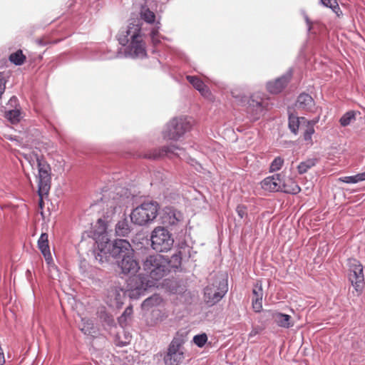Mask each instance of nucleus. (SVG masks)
<instances>
[{
  "instance_id": "nucleus-28",
  "label": "nucleus",
  "mask_w": 365,
  "mask_h": 365,
  "mask_svg": "<svg viewBox=\"0 0 365 365\" xmlns=\"http://www.w3.org/2000/svg\"><path fill=\"white\" fill-rule=\"evenodd\" d=\"M140 16L141 19L145 21L148 24H155V14L153 11H150L146 6H143L140 9Z\"/></svg>"
},
{
  "instance_id": "nucleus-36",
  "label": "nucleus",
  "mask_w": 365,
  "mask_h": 365,
  "mask_svg": "<svg viewBox=\"0 0 365 365\" xmlns=\"http://www.w3.org/2000/svg\"><path fill=\"white\" fill-rule=\"evenodd\" d=\"M355 120V113L354 111H348L344 114L339 120L341 125L345 127L349 125Z\"/></svg>"
},
{
  "instance_id": "nucleus-50",
  "label": "nucleus",
  "mask_w": 365,
  "mask_h": 365,
  "mask_svg": "<svg viewBox=\"0 0 365 365\" xmlns=\"http://www.w3.org/2000/svg\"><path fill=\"white\" fill-rule=\"evenodd\" d=\"M232 96H233L234 98H238V97H239L237 95H235V92H234V91H232Z\"/></svg>"
},
{
  "instance_id": "nucleus-17",
  "label": "nucleus",
  "mask_w": 365,
  "mask_h": 365,
  "mask_svg": "<svg viewBox=\"0 0 365 365\" xmlns=\"http://www.w3.org/2000/svg\"><path fill=\"white\" fill-rule=\"evenodd\" d=\"M290 78L291 73H287L274 81L268 82L267 84L268 91L274 94L280 93L287 86Z\"/></svg>"
},
{
  "instance_id": "nucleus-35",
  "label": "nucleus",
  "mask_w": 365,
  "mask_h": 365,
  "mask_svg": "<svg viewBox=\"0 0 365 365\" xmlns=\"http://www.w3.org/2000/svg\"><path fill=\"white\" fill-rule=\"evenodd\" d=\"M25 58L26 57L21 50H19L16 52L11 53L9 56L10 61L16 66H20L23 64L25 61Z\"/></svg>"
},
{
  "instance_id": "nucleus-37",
  "label": "nucleus",
  "mask_w": 365,
  "mask_h": 365,
  "mask_svg": "<svg viewBox=\"0 0 365 365\" xmlns=\"http://www.w3.org/2000/svg\"><path fill=\"white\" fill-rule=\"evenodd\" d=\"M263 101H256L254 98H251L249 101V107L253 110H255L257 113H261L264 109Z\"/></svg>"
},
{
  "instance_id": "nucleus-44",
  "label": "nucleus",
  "mask_w": 365,
  "mask_h": 365,
  "mask_svg": "<svg viewBox=\"0 0 365 365\" xmlns=\"http://www.w3.org/2000/svg\"><path fill=\"white\" fill-rule=\"evenodd\" d=\"M330 9L333 11V12L335 13V14L338 17H341L343 15L342 11L339 6L337 2L335 4L332 5V6H331Z\"/></svg>"
},
{
  "instance_id": "nucleus-39",
  "label": "nucleus",
  "mask_w": 365,
  "mask_h": 365,
  "mask_svg": "<svg viewBox=\"0 0 365 365\" xmlns=\"http://www.w3.org/2000/svg\"><path fill=\"white\" fill-rule=\"evenodd\" d=\"M304 139L305 141H309L312 143V136L314 133V128L312 125L304 124Z\"/></svg>"
},
{
  "instance_id": "nucleus-49",
  "label": "nucleus",
  "mask_w": 365,
  "mask_h": 365,
  "mask_svg": "<svg viewBox=\"0 0 365 365\" xmlns=\"http://www.w3.org/2000/svg\"><path fill=\"white\" fill-rule=\"evenodd\" d=\"M16 101H17V98L15 96L11 97V99H10V103H16Z\"/></svg>"
},
{
  "instance_id": "nucleus-31",
  "label": "nucleus",
  "mask_w": 365,
  "mask_h": 365,
  "mask_svg": "<svg viewBox=\"0 0 365 365\" xmlns=\"http://www.w3.org/2000/svg\"><path fill=\"white\" fill-rule=\"evenodd\" d=\"M126 194V192L124 195H120V197H118V202L115 203V202H110V207L113 209V213H116L121 211L122 207L124 206V205L126 202V200L128 199V197H125L124 195ZM115 199L113 197V201H115Z\"/></svg>"
},
{
  "instance_id": "nucleus-3",
  "label": "nucleus",
  "mask_w": 365,
  "mask_h": 365,
  "mask_svg": "<svg viewBox=\"0 0 365 365\" xmlns=\"http://www.w3.org/2000/svg\"><path fill=\"white\" fill-rule=\"evenodd\" d=\"M158 210L159 205L157 202H145L133 210L130 215V220L137 225H145L156 218Z\"/></svg>"
},
{
  "instance_id": "nucleus-21",
  "label": "nucleus",
  "mask_w": 365,
  "mask_h": 365,
  "mask_svg": "<svg viewBox=\"0 0 365 365\" xmlns=\"http://www.w3.org/2000/svg\"><path fill=\"white\" fill-rule=\"evenodd\" d=\"M280 191L285 193L296 195L301 191L300 187L292 178H282V186Z\"/></svg>"
},
{
  "instance_id": "nucleus-32",
  "label": "nucleus",
  "mask_w": 365,
  "mask_h": 365,
  "mask_svg": "<svg viewBox=\"0 0 365 365\" xmlns=\"http://www.w3.org/2000/svg\"><path fill=\"white\" fill-rule=\"evenodd\" d=\"M5 117L11 123L15 124L20 121L21 118V113L19 109H13L6 111Z\"/></svg>"
},
{
  "instance_id": "nucleus-2",
  "label": "nucleus",
  "mask_w": 365,
  "mask_h": 365,
  "mask_svg": "<svg viewBox=\"0 0 365 365\" xmlns=\"http://www.w3.org/2000/svg\"><path fill=\"white\" fill-rule=\"evenodd\" d=\"M23 157L33 169H38L36 179L37 182L39 181V191L42 194L46 193L51 188V169L49 164L36 150L24 153Z\"/></svg>"
},
{
  "instance_id": "nucleus-20",
  "label": "nucleus",
  "mask_w": 365,
  "mask_h": 365,
  "mask_svg": "<svg viewBox=\"0 0 365 365\" xmlns=\"http://www.w3.org/2000/svg\"><path fill=\"white\" fill-rule=\"evenodd\" d=\"M252 308L256 312H259L262 309L263 290L262 284L257 283L252 290Z\"/></svg>"
},
{
  "instance_id": "nucleus-15",
  "label": "nucleus",
  "mask_w": 365,
  "mask_h": 365,
  "mask_svg": "<svg viewBox=\"0 0 365 365\" xmlns=\"http://www.w3.org/2000/svg\"><path fill=\"white\" fill-rule=\"evenodd\" d=\"M182 214L173 207H165L162 212V222L169 225L177 224L182 219Z\"/></svg>"
},
{
  "instance_id": "nucleus-46",
  "label": "nucleus",
  "mask_w": 365,
  "mask_h": 365,
  "mask_svg": "<svg viewBox=\"0 0 365 365\" xmlns=\"http://www.w3.org/2000/svg\"><path fill=\"white\" fill-rule=\"evenodd\" d=\"M304 19L308 27V31H310L312 30V22L306 14L304 15Z\"/></svg>"
},
{
  "instance_id": "nucleus-48",
  "label": "nucleus",
  "mask_w": 365,
  "mask_h": 365,
  "mask_svg": "<svg viewBox=\"0 0 365 365\" xmlns=\"http://www.w3.org/2000/svg\"><path fill=\"white\" fill-rule=\"evenodd\" d=\"M319 117L318 116V117L312 119V120H307L306 124L312 125L314 127V125L319 122Z\"/></svg>"
},
{
  "instance_id": "nucleus-7",
  "label": "nucleus",
  "mask_w": 365,
  "mask_h": 365,
  "mask_svg": "<svg viewBox=\"0 0 365 365\" xmlns=\"http://www.w3.org/2000/svg\"><path fill=\"white\" fill-rule=\"evenodd\" d=\"M151 247L158 252H166L171 250L174 240L170 232L162 227H155L150 236Z\"/></svg>"
},
{
  "instance_id": "nucleus-26",
  "label": "nucleus",
  "mask_w": 365,
  "mask_h": 365,
  "mask_svg": "<svg viewBox=\"0 0 365 365\" xmlns=\"http://www.w3.org/2000/svg\"><path fill=\"white\" fill-rule=\"evenodd\" d=\"M182 255L181 252L174 254L170 260L168 259V272L172 269L173 271L178 270L181 267Z\"/></svg>"
},
{
  "instance_id": "nucleus-5",
  "label": "nucleus",
  "mask_w": 365,
  "mask_h": 365,
  "mask_svg": "<svg viewBox=\"0 0 365 365\" xmlns=\"http://www.w3.org/2000/svg\"><path fill=\"white\" fill-rule=\"evenodd\" d=\"M227 282L222 278H215L204 289V301L211 307L219 302L227 292Z\"/></svg>"
},
{
  "instance_id": "nucleus-41",
  "label": "nucleus",
  "mask_w": 365,
  "mask_h": 365,
  "mask_svg": "<svg viewBox=\"0 0 365 365\" xmlns=\"http://www.w3.org/2000/svg\"><path fill=\"white\" fill-rule=\"evenodd\" d=\"M6 83V80L5 78V74L4 73H0V98L5 91Z\"/></svg>"
},
{
  "instance_id": "nucleus-45",
  "label": "nucleus",
  "mask_w": 365,
  "mask_h": 365,
  "mask_svg": "<svg viewBox=\"0 0 365 365\" xmlns=\"http://www.w3.org/2000/svg\"><path fill=\"white\" fill-rule=\"evenodd\" d=\"M320 1L324 6L329 8L336 3V0H320Z\"/></svg>"
},
{
  "instance_id": "nucleus-14",
  "label": "nucleus",
  "mask_w": 365,
  "mask_h": 365,
  "mask_svg": "<svg viewBox=\"0 0 365 365\" xmlns=\"http://www.w3.org/2000/svg\"><path fill=\"white\" fill-rule=\"evenodd\" d=\"M118 265L123 274H135L140 269L138 262L134 258V253L129 254L123 257L118 261Z\"/></svg>"
},
{
  "instance_id": "nucleus-27",
  "label": "nucleus",
  "mask_w": 365,
  "mask_h": 365,
  "mask_svg": "<svg viewBox=\"0 0 365 365\" xmlns=\"http://www.w3.org/2000/svg\"><path fill=\"white\" fill-rule=\"evenodd\" d=\"M161 302V297L158 294H154L143 301L141 305L142 309L144 310H149L150 308L160 304Z\"/></svg>"
},
{
  "instance_id": "nucleus-16",
  "label": "nucleus",
  "mask_w": 365,
  "mask_h": 365,
  "mask_svg": "<svg viewBox=\"0 0 365 365\" xmlns=\"http://www.w3.org/2000/svg\"><path fill=\"white\" fill-rule=\"evenodd\" d=\"M262 188L266 191L277 192L280 191L282 186V176L280 174H276L264 178L261 182Z\"/></svg>"
},
{
  "instance_id": "nucleus-19",
  "label": "nucleus",
  "mask_w": 365,
  "mask_h": 365,
  "mask_svg": "<svg viewBox=\"0 0 365 365\" xmlns=\"http://www.w3.org/2000/svg\"><path fill=\"white\" fill-rule=\"evenodd\" d=\"M38 247L43 255L47 264L53 262L52 256L48 245V236L46 233H42L38 240Z\"/></svg>"
},
{
  "instance_id": "nucleus-4",
  "label": "nucleus",
  "mask_w": 365,
  "mask_h": 365,
  "mask_svg": "<svg viewBox=\"0 0 365 365\" xmlns=\"http://www.w3.org/2000/svg\"><path fill=\"white\" fill-rule=\"evenodd\" d=\"M98 248L101 253H98L95 257L100 263H103L106 261V257H103V255L106 254L105 249L108 250L113 257L118 259H121L125 255L129 254H133V250L129 242L126 240H115L112 243L106 242L104 247L102 245L101 247H100V245H98Z\"/></svg>"
},
{
  "instance_id": "nucleus-6",
  "label": "nucleus",
  "mask_w": 365,
  "mask_h": 365,
  "mask_svg": "<svg viewBox=\"0 0 365 365\" xmlns=\"http://www.w3.org/2000/svg\"><path fill=\"white\" fill-rule=\"evenodd\" d=\"M192 126L191 120L188 118H175L171 120L163 131L165 139L177 140L188 132Z\"/></svg>"
},
{
  "instance_id": "nucleus-29",
  "label": "nucleus",
  "mask_w": 365,
  "mask_h": 365,
  "mask_svg": "<svg viewBox=\"0 0 365 365\" xmlns=\"http://www.w3.org/2000/svg\"><path fill=\"white\" fill-rule=\"evenodd\" d=\"M317 160L316 158H309L301 162L297 166V171L299 174L306 173L309 169L316 165Z\"/></svg>"
},
{
  "instance_id": "nucleus-22",
  "label": "nucleus",
  "mask_w": 365,
  "mask_h": 365,
  "mask_svg": "<svg viewBox=\"0 0 365 365\" xmlns=\"http://www.w3.org/2000/svg\"><path fill=\"white\" fill-rule=\"evenodd\" d=\"M314 106V101L311 96L306 93H302L299 96L296 105L299 109L312 111Z\"/></svg>"
},
{
  "instance_id": "nucleus-13",
  "label": "nucleus",
  "mask_w": 365,
  "mask_h": 365,
  "mask_svg": "<svg viewBox=\"0 0 365 365\" xmlns=\"http://www.w3.org/2000/svg\"><path fill=\"white\" fill-rule=\"evenodd\" d=\"M164 156L169 158H173L176 156L182 159L185 157V153L182 148L172 144L168 146H164L160 150H155L153 154L146 155V158L155 159Z\"/></svg>"
},
{
  "instance_id": "nucleus-18",
  "label": "nucleus",
  "mask_w": 365,
  "mask_h": 365,
  "mask_svg": "<svg viewBox=\"0 0 365 365\" xmlns=\"http://www.w3.org/2000/svg\"><path fill=\"white\" fill-rule=\"evenodd\" d=\"M187 79L204 98L209 100L212 99V96L209 88L200 78L197 76H187Z\"/></svg>"
},
{
  "instance_id": "nucleus-40",
  "label": "nucleus",
  "mask_w": 365,
  "mask_h": 365,
  "mask_svg": "<svg viewBox=\"0 0 365 365\" xmlns=\"http://www.w3.org/2000/svg\"><path fill=\"white\" fill-rule=\"evenodd\" d=\"M207 341V336L205 334H198L193 337L194 343L199 347H202Z\"/></svg>"
},
{
  "instance_id": "nucleus-9",
  "label": "nucleus",
  "mask_w": 365,
  "mask_h": 365,
  "mask_svg": "<svg viewBox=\"0 0 365 365\" xmlns=\"http://www.w3.org/2000/svg\"><path fill=\"white\" fill-rule=\"evenodd\" d=\"M184 359V352L179 339H173L164 357L165 365H180Z\"/></svg>"
},
{
  "instance_id": "nucleus-1",
  "label": "nucleus",
  "mask_w": 365,
  "mask_h": 365,
  "mask_svg": "<svg viewBox=\"0 0 365 365\" xmlns=\"http://www.w3.org/2000/svg\"><path fill=\"white\" fill-rule=\"evenodd\" d=\"M145 274L133 276L128 279L129 297L138 299L145 294V292L155 287L156 282L168 273V259L161 255L148 256L143 262Z\"/></svg>"
},
{
  "instance_id": "nucleus-51",
  "label": "nucleus",
  "mask_w": 365,
  "mask_h": 365,
  "mask_svg": "<svg viewBox=\"0 0 365 365\" xmlns=\"http://www.w3.org/2000/svg\"><path fill=\"white\" fill-rule=\"evenodd\" d=\"M128 343H129V340H128V341H124V342H121V344H120V345H121V346H125V345H126V344H128Z\"/></svg>"
},
{
  "instance_id": "nucleus-33",
  "label": "nucleus",
  "mask_w": 365,
  "mask_h": 365,
  "mask_svg": "<svg viewBox=\"0 0 365 365\" xmlns=\"http://www.w3.org/2000/svg\"><path fill=\"white\" fill-rule=\"evenodd\" d=\"M160 28V23L159 21H157L155 23V26L150 31V38L152 43L154 46H157L161 41V36L159 35V29Z\"/></svg>"
},
{
  "instance_id": "nucleus-43",
  "label": "nucleus",
  "mask_w": 365,
  "mask_h": 365,
  "mask_svg": "<svg viewBox=\"0 0 365 365\" xmlns=\"http://www.w3.org/2000/svg\"><path fill=\"white\" fill-rule=\"evenodd\" d=\"M38 182V196H39V202H38V204H39V207L41 209L43 208V197L45 196H47V195L48 194V192L50 190V189L48 190V191L46 192V193L45 194H42L39 191V181L37 182Z\"/></svg>"
},
{
  "instance_id": "nucleus-8",
  "label": "nucleus",
  "mask_w": 365,
  "mask_h": 365,
  "mask_svg": "<svg viewBox=\"0 0 365 365\" xmlns=\"http://www.w3.org/2000/svg\"><path fill=\"white\" fill-rule=\"evenodd\" d=\"M348 265L349 269V279L354 287L357 296H359L362 293L364 287L363 266L359 261L355 259H349Z\"/></svg>"
},
{
  "instance_id": "nucleus-11",
  "label": "nucleus",
  "mask_w": 365,
  "mask_h": 365,
  "mask_svg": "<svg viewBox=\"0 0 365 365\" xmlns=\"http://www.w3.org/2000/svg\"><path fill=\"white\" fill-rule=\"evenodd\" d=\"M126 292L129 295L128 284L126 290L117 286L111 287L107 291L106 303L110 307L119 308L123 304Z\"/></svg>"
},
{
  "instance_id": "nucleus-25",
  "label": "nucleus",
  "mask_w": 365,
  "mask_h": 365,
  "mask_svg": "<svg viewBox=\"0 0 365 365\" xmlns=\"http://www.w3.org/2000/svg\"><path fill=\"white\" fill-rule=\"evenodd\" d=\"M81 331L86 335L94 336L96 333L93 321L87 318H81V322L78 325Z\"/></svg>"
},
{
  "instance_id": "nucleus-47",
  "label": "nucleus",
  "mask_w": 365,
  "mask_h": 365,
  "mask_svg": "<svg viewBox=\"0 0 365 365\" xmlns=\"http://www.w3.org/2000/svg\"><path fill=\"white\" fill-rule=\"evenodd\" d=\"M133 313L132 307H129L125 309L122 317L130 316Z\"/></svg>"
},
{
  "instance_id": "nucleus-23",
  "label": "nucleus",
  "mask_w": 365,
  "mask_h": 365,
  "mask_svg": "<svg viewBox=\"0 0 365 365\" xmlns=\"http://www.w3.org/2000/svg\"><path fill=\"white\" fill-rule=\"evenodd\" d=\"M273 317L276 324L280 327L288 329L294 326L292 317L288 314L277 312Z\"/></svg>"
},
{
  "instance_id": "nucleus-38",
  "label": "nucleus",
  "mask_w": 365,
  "mask_h": 365,
  "mask_svg": "<svg viewBox=\"0 0 365 365\" xmlns=\"http://www.w3.org/2000/svg\"><path fill=\"white\" fill-rule=\"evenodd\" d=\"M284 164V159L281 157L275 158L271 163L269 167L270 172H275L279 170Z\"/></svg>"
},
{
  "instance_id": "nucleus-10",
  "label": "nucleus",
  "mask_w": 365,
  "mask_h": 365,
  "mask_svg": "<svg viewBox=\"0 0 365 365\" xmlns=\"http://www.w3.org/2000/svg\"><path fill=\"white\" fill-rule=\"evenodd\" d=\"M141 35V27L138 24L130 23L126 28L122 29L117 38L119 43L123 46L130 43Z\"/></svg>"
},
{
  "instance_id": "nucleus-34",
  "label": "nucleus",
  "mask_w": 365,
  "mask_h": 365,
  "mask_svg": "<svg viewBox=\"0 0 365 365\" xmlns=\"http://www.w3.org/2000/svg\"><path fill=\"white\" fill-rule=\"evenodd\" d=\"M340 180L346 183H357L359 182L365 180V172L358 173L355 175L345 176L341 178Z\"/></svg>"
},
{
  "instance_id": "nucleus-30",
  "label": "nucleus",
  "mask_w": 365,
  "mask_h": 365,
  "mask_svg": "<svg viewBox=\"0 0 365 365\" xmlns=\"http://www.w3.org/2000/svg\"><path fill=\"white\" fill-rule=\"evenodd\" d=\"M130 231L129 224L126 219L119 221L115 226V232L118 236H127Z\"/></svg>"
},
{
  "instance_id": "nucleus-24",
  "label": "nucleus",
  "mask_w": 365,
  "mask_h": 365,
  "mask_svg": "<svg viewBox=\"0 0 365 365\" xmlns=\"http://www.w3.org/2000/svg\"><path fill=\"white\" fill-rule=\"evenodd\" d=\"M306 122L307 119L304 117L290 115L289 117V128L292 133L297 134L299 128H304V125L306 124Z\"/></svg>"
},
{
  "instance_id": "nucleus-12",
  "label": "nucleus",
  "mask_w": 365,
  "mask_h": 365,
  "mask_svg": "<svg viewBox=\"0 0 365 365\" xmlns=\"http://www.w3.org/2000/svg\"><path fill=\"white\" fill-rule=\"evenodd\" d=\"M147 55L145 43L142 35L128 44L125 50V56L133 58H143Z\"/></svg>"
},
{
  "instance_id": "nucleus-42",
  "label": "nucleus",
  "mask_w": 365,
  "mask_h": 365,
  "mask_svg": "<svg viewBox=\"0 0 365 365\" xmlns=\"http://www.w3.org/2000/svg\"><path fill=\"white\" fill-rule=\"evenodd\" d=\"M236 212L240 218H243L247 215L246 207L244 205H238L236 208Z\"/></svg>"
}]
</instances>
